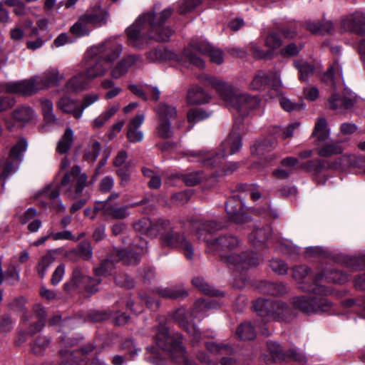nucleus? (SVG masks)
Listing matches in <instances>:
<instances>
[{
  "instance_id": "nucleus-31",
  "label": "nucleus",
  "mask_w": 365,
  "mask_h": 365,
  "mask_svg": "<svg viewBox=\"0 0 365 365\" xmlns=\"http://www.w3.org/2000/svg\"><path fill=\"white\" fill-rule=\"evenodd\" d=\"M210 96L204 91V90L195 86L187 91V101L190 104H202L209 101Z\"/></svg>"
},
{
  "instance_id": "nucleus-4",
  "label": "nucleus",
  "mask_w": 365,
  "mask_h": 365,
  "mask_svg": "<svg viewBox=\"0 0 365 365\" xmlns=\"http://www.w3.org/2000/svg\"><path fill=\"white\" fill-rule=\"evenodd\" d=\"M199 78L207 86L215 88L220 98L242 117L257 107L259 103L257 97L235 91L230 85L215 77L202 74Z\"/></svg>"
},
{
  "instance_id": "nucleus-1",
  "label": "nucleus",
  "mask_w": 365,
  "mask_h": 365,
  "mask_svg": "<svg viewBox=\"0 0 365 365\" xmlns=\"http://www.w3.org/2000/svg\"><path fill=\"white\" fill-rule=\"evenodd\" d=\"M173 12V9L166 8L158 14L150 11L139 16L126 30L129 43L140 48L149 39L157 41H168L173 31L170 27H164L163 25Z\"/></svg>"
},
{
  "instance_id": "nucleus-29",
  "label": "nucleus",
  "mask_w": 365,
  "mask_h": 365,
  "mask_svg": "<svg viewBox=\"0 0 365 365\" xmlns=\"http://www.w3.org/2000/svg\"><path fill=\"white\" fill-rule=\"evenodd\" d=\"M57 106L63 112L71 113L77 119L82 116V110H81L79 104L68 97L61 98L58 101Z\"/></svg>"
},
{
  "instance_id": "nucleus-41",
  "label": "nucleus",
  "mask_w": 365,
  "mask_h": 365,
  "mask_svg": "<svg viewBox=\"0 0 365 365\" xmlns=\"http://www.w3.org/2000/svg\"><path fill=\"white\" fill-rule=\"evenodd\" d=\"M73 142V132L71 128H67L57 145L56 150L61 154L66 153L71 147Z\"/></svg>"
},
{
  "instance_id": "nucleus-6",
  "label": "nucleus",
  "mask_w": 365,
  "mask_h": 365,
  "mask_svg": "<svg viewBox=\"0 0 365 365\" xmlns=\"http://www.w3.org/2000/svg\"><path fill=\"white\" fill-rule=\"evenodd\" d=\"M240 122L235 121L232 129L221 145L220 153H203L201 151L189 150L187 153L190 161L201 162L205 166L215 168L222 163V159L228 155H233L242 146L240 135Z\"/></svg>"
},
{
  "instance_id": "nucleus-3",
  "label": "nucleus",
  "mask_w": 365,
  "mask_h": 365,
  "mask_svg": "<svg viewBox=\"0 0 365 365\" xmlns=\"http://www.w3.org/2000/svg\"><path fill=\"white\" fill-rule=\"evenodd\" d=\"M206 240L205 237H203ZM210 249L219 252L222 260L237 269H247L259 264L260 259L252 252L237 255L234 251L242 245V241L233 235H221L214 240H207Z\"/></svg>"
},
{
  "instance_id": "nucleus-10",
  "label": "nucleus",
  "mask_w": 365,
  "mask_h": 365,
  "mask_svg": "<svg viewBox=\"0 0 365 365\" xmlns=\"http://www.w3.org/2000/svg\"><path fill=\"white\" fill-rule=\"evenodd\" d=\"M253 308L266 321L286 320L292 315L291 308L279 300L257 299L253 302Z\"/></svg>"
},
{
  "instance_id": "nucleus-58",
  "label": "nucleus",
  "mask_w": 365,
  "mask_h": 365,
  "mask_svg": "<svg viewBox=\"0 0 365 365\" xmlns=\"http://www.w3.org/2000/svg\"><path fill=\"white\" fill-rule=\"evenodd\" d=\"M173 228L170 221L167 219L159 218L153 222V230L158 232L160 236L165 232H170Z\"/></svg>"
},
{
  "instance_id": "nucleus-50",
  "label": "nucleus",
  "mask_w": 365,
  "mask_h": 365,
  "mask_svg": "<svg viewBox=\"0 0 365 365\" xmlns=\"http://www.w3.org/2000/svg\"><path fill=\"white\" fill-rule=\"evenodd\" d=\"M294 64L299 71L301 81H307L308 78L314 73V66L304 61L297 60L294 61Z\"/></svg>"
},
{
  "instance_id": "nucleus-28",
  "label": "nucleus",
  "mask_w": 365,
  "mask_h": 365,
  "mask_svg": "<svg viewBox=\"0 0 365 365\" xmlns=\"http://www.w3.org/2000/svg\"><path fill=\"white\" fill-rule=\"evenodd\" d=\"M91 81L86 72H81L71 78L66 83V87L69 92L84 90L88 88Z\"/></svg>"
},
{
  "instance_id": "nucleus-37",
  "label": "nucleus",
  "mask_w": 365,
  "mask_h": 365,
  "mask_svg": "<svg viewBox=\"0 0 365 365\" xmlns=\"http://www.w3.org/2000/svg\"><path fill=\"white\" fill-rule=\"evenodd\" d=\"M83 16L89 24L101 26L106 21L107 14L101 8H97L93 11L87 12Z\"/></svg>"
},
{
  "instance_id": "nucleus-14",
  "label": "nucleus",
  "mask_w": 365,
  "mask_h": 365,
  "mask_svg": "<svg viewBox=\"0 0 365 365\" xmlns=\"http://www.w3.org/2000/svg\"><path fill=\"white\" fill-rule=\"evenodd\" d=\"M267 348L269 356L267 361L281 363L288 359H292L299 363H305L306 357L294 349L285 350L279 343L273 341L267 342Z\"/></svg>"
},
{
  "instance_id": "nucleus-49",
  "label": "nucleus",
  "mask_w": 365,
  "mask_h": 365,
  "mask_svg": "<svg viewBox=\"0 0 365 365\" xmlns=\"http://www.w3.org/2000/svg\"><path fill=\"white\" fill-rule=\"evenodd\" d=\"M263 292L273 296L283 295L287 292L286 286L281 282H264Z\"/></svg>"
},
{
  "instance_id": "nucleus-11",
  "label": "nucleus",
  "mask_w": 365,
  "mask_h": 365,
  "mask_svg": "<svg viewBox=\"0 0 365 365\" xmlns=\"http://www.w3.org/2000/svg\"><path fill=\"white\" fill-rule=\"evenodd\" d=\"M346 274L334 269H325L314 275V284L304 286L302 288L308 292H313L319 295H327L331 292V289L326 286L325 283L342 284L347 281Z\"/></svg>"
},
{
  "instance_id": "nucleus-22",
  "label": "nucleus",
  "mask_w": 365,
  "mask_h": 365,
  "mask_svg": "<svg viewBox=\"0 0 365 365\" xmlns=\"http://www.w3.org/2000/svg\"><path fill=\"white\" fill-rule=\"evenodd\" d=\"M145 115L140 113L131 118L127 125V138L131 143H139L143 139V133L139 130L143 123Z\"/></svg>"
},
{
  "instance_id": "nucleus-45",
  "label": "nucleus",
  "mask_w": 365,
  "mask_h": 365,
  "mask_svg": "<svg viewBox=\"0 0 365 365\" xmlns=\"http://www.w3.org/2000/svg\"><path fill=\"white\" fill-rule=\"evenodd\" d=\"M236 334L241 340H252L256 336L255 330L249 322L240 324L237 329Z\"/></svg>"
},
{
  "instance_id": "nucleus-19",
  "label": "nucleus",
  "mask_w": 365,
  "mask_h": 365,
  "mask_svg": "<svg viewBox=\"0 0 365 365\" xmlns=\"http://www.w3.org/2000/svg\"><path fill=\"white\" fill-rule=\"evenodd\" d=\"M244 204L239 195L230 197L225 205V211L230 221L237 224L248 222L250 216L243 210Z\"/></svg>"
},
{
  "instance_id": "nucleus-35",
  "label": "nucleus",
  "mask_w": 365,
  "mask_h": 365,
  "mask_svg": "<svg viewBox=\"0 0 365 365\" xmlns=\"http://www.w3.org/2000/svg\"><path fill=\"white\" fill-rule=\"evenodd\" d=\"M175 56L170 50L155 48L148 52L147 59L150 62L163 61L173 59Z\"/></svg>"
},
{
  "instance_id": "nucleus-8",
  "label": "nucleus",
  "mask_w": 365,
  "mask_h": 365,
  "mask_svg": "<svg viewBox=\"0 0 365 365\" xmlns=\"http://www.w3.org/2000/svg\"><path fill=\"white\" fill-rule=\"evenodd\" d=\"M147 242L139 239V243L133 246V251L117 250L116 256L110 255L103 260L99 267L94 268V273L96 276H106L110 274L116 262L122 259L128 264H135L139 262L140 255L146 251Z\"/></svg>"
},
{
  "instance_id": "nucleus-26",
  "label": "nucleus",
  "mask_w": 365,
  "mask_h": 365,
  "mask_svg": "<svg viewBox=\"0 0 365 365\" xmlns=\"http://www.w3.org/2000/svg\"><path fill=\"white\" fill-rule=\"evenodd\" d=\"M66 255L73 261H76L78 258L89 261L93 258V249L89 242L83 241L76 249L71 250Z\"/></svg>"
},
{
  "instance_id": "nucleus-39",
  "label": "nucleus",
  "mask_w": 365,
  "mask_h": 365,
  "mask_svg": "<svg viewBox=\"0 0 365 365\" xmlns=\"http://www.w3.org/2000/svg\"><path fill=\"white\" fill-rule=\"evenodd\" d=\"M206 349L214 355L231 354L233 351L232 347L225 343H215L213 341H205Z\"/></svg>"
},
{
  "instance_id": "nucleus-52",
  "label": "nucleus",
  "mask_w": 365,
  "mask_h": 365,
  "mask_svg": "<svg viewBox=\"0 0 365 365\" xmlns=\"http://www.w3.org/2000/svg\"><path fill=\"white\" fill-rule=\"evenodd\" d=\"M344 148L338 143H327L319 149L318 154L322 157L328 158L333 155L341 154Z\"/></svg>"
},
{
  "instance_id": "nucleus-33",
  "label": "nucleus",
  "mask_w": 365,
  "mask_h": 365,
  "mask_svg": "<svg viewBox=\"0 0 365 365\" xmlns=\"http://www.w3.org/2000/svg\"><path fill=\"white\" fill-rule=\"evenodd\" d=\"M101 150V145L100 142L96 139L91 138L85 149L83 159L88 163H93L97 160Z\"/></svg>"
},
{
  "instance_id": "nucleus-38",
  "label": "nucleus",
  "mask_w": 365,
  "mask_h": 365,
  "mask_svg": "<svg viewBox=\"0 0 365 365\" xmlns=\"http://www.w3.org/2000/svg\"><path fill=\"white\" fill-rule=\"evenodd\" d=\"M55 259L56 252L54 250H48L47 252L41 257L36 268L37 272L41 278L44 277L47 268L51 265Z\"/></svg>"
},
{
  "instance_id": "nucleus-24",
  "label": "nucleus",
  "mask_w": 365,
  "mask_h": 365,
  "mask_svg": "<svg viewBox=\"0 0 365 365\" xmlns=\"http://www.w3.org/2000/svg\"><path fill=\"white\" fill-rule=\"evenodd\" d=\"M292 277L299 284V288L305 292L302 287L314 284V276L312 277L311 269L306 265L295 266L292 268Z\"/></svg>"
},
{
  "instance_id": "nucleus-17",
  "label": "nucleus",
  "mask_w": 365,
  "mask_h": 365,
  "mask_svg": "<svg viewBox=\"0 0 365 365\" xmlns=\"http://www.w3.org/2000/svg\"><path fill=\"white\" fill-rule=\"evenodd\" d=\"M342 26L344 30L360 34H365V13L356 11L350 17L342 21ZM359 49L361 61L365 66V38L360 41Z\"/></svg>"
},
{
  "instance_id": "nucleus-54",
  "label": "nucleus",
  "mask_w": 365,
  "mask_h": 365,
  "mask_svg": "<svg viewBox=\"0 0 365 365\" xmlns=\"http://www.w3.org/2000/svg\"><path fill=\"white\" fill-rule=\"evenodd\" d=\"M276 143L269 139L257 141L252 148V152L257 155H264L275 148Z\"/></svg>"
},
{
  "instance_id": "nucleus-25",
  "label": "nucleus",
  "mask_w": 365,
  "mask_h": 365,
  "mask_svg": "<svg viewBox=\"0 0 365 365\" xmlns=\"http://www.w3.org/2000/svg\"><path fill=\"white\" fill-rule=\"evenodd\" d=\"M91 277L80 267H75L73 269L71 279L63 284L64 290L70 292L73 288H83L86 282L91 281Z\"/></svg>"
},
{
  "instance_id": "nucleus-36",
  "label": "nucleus",
  "mask_w": 365,
  "mask_h": 365,
  "mask_svg": "<svg viewBox=\"0 0 365 365\" xmlns=\"http://www.w3.org/2000/svg\"><path fill=\"white\" fill-rule=\"evenodd\" d=\"M271 232V228L268 225L263 228L256 229L250 234V240L255 247H259L267 240Z\"/></svg>"
},
{
  "instance_id": "nucleus-42",
  "label": "nucleus",
  "mask_w": 365,
  "mask_h": 365,
  "mask_svg": "<svg viewBox=\"0 0 365 365\" xmlns=\"http://www.w3.org/2000/svg\"><path fill=\"white\" fill-rule=\"evenodd\" d=\"M313 136H316L319 141H325L329 137V130L327 127V123L325 118H319L314 126L312 133Z\"/></svg>"
},
{
  "instance_id": "nucleus-62",
  "label": "nucleus",
  "mask_w": 365,
  "mask_h": 365,
  "mask_svg": "<svg viewBox=\"0 0 365 365\" xmlns=\"http://www.w3.org/2000/svg\"><path fill=\"white\" fill-rule=\"evenodd\" d=\"M138 62L142 63L143 59L140 56L138 55H128L124 58H123L119 63L123 65V68L125 69L126 72H128V69L133 66V65L138 63Z\"/></svg>"
},
{
  "instance_id": "nucleus-9",
  "label": "nucleus",
  "mask_w": 365,
  "mask_h": 365,
  "mask_svg": "<svg viewBox=\"0 0 365 365\" xmlns=\"http://www.w3.org/2000/svg\"><path fill=\"white\" fill-rule=\"evenodd\" d=\"M190 46L192 51L190 49H185L182 53V59L180 61H187L190 64L199 68H204L205 61L193 53V51H197L203 55L209 56L212 63L220 65L223 62L224 58L222 51L219 48L213 47L207 42L192 40L190 43Z\"/></svg>"
},
{
  "instance_id": "nucleus-64",
  "label": "nucleus",
  "mask_w": 365,
  "mask_h": 365,
  "mask_svg": "<svg viewBox=\"0 0 365 365\" xmlns=\"http://www.w3.org/2000/svg\"><path fill=\"white\" fill-rule=\"evenodd\" d=\"M299 160L292 156L284 158L280 161V165L292 172L293 170L300 169Z\"/></svg>"
},
{
  "instance_id": "nucleus-51",
  "label": "nucleus",
  "mask_w": 365,
  "mask_h": 365,
  "mask_svg": "<svg viewBox=\"0 0 365 365\" xmlns=\"http://www.w3.org/2000/svg\"><path fill=\"white\" fill-rule=\"evenodd\" d=\"M268 83V75L263 71H259L254 76L252 81L250 84V88L252 90H263Z\"/></svg>"
},
{
  "instance_id": "nucleus-2",
  "label": "nucleus",
  "mask_w": 365,
  "mask_h": 365,
  "mask_svg": "<svg viewBox=\"0 0 365 365\" xmlns=\"http://www.w3.org/2000/svg\"><path fill=\"white\" fill-rule=\"evenodd\" d=\"M153 339L155 345L146 348L145 359L154 365H164L158 349L167 352L170 357L181 365H197L186 354V349L182 344V335L178 332H170L165 325H159L154 329Z\"/></svg>"
},
{
  "instance_id": "nucleus-60",
  "label": "nucleus",
  "mask_w": 365,
  "mask_h": 365,
  "mask_svg": "<svg viewBox=\"0 0 365 365\" xmlns=\"http://www.w3.org/2000/svg\"><path fill=\"white\" fill-rule=\"evenodd\" d=\"M50 236H51V239L55 241L58 240H72L77 241L81 237L83 236V234H81V236L78 238H76L73 235L69 230H63L61 232H54L52 230H50Z\"/></svg>"
},
{
  "instance_id": "nucleus-34",
  "label": "nucleus",
  "mask_w": 365,
  "mask_h": 365,
  "mask_svg": "<svg viewBox=\"0 0 365 365\" xmlns=\"http://www.w3.org/2000/svg\"><path fill=\"white\" fill-rule=\"evenodd\" d=\"M160 297L165 299H180L185 298L187 296V292L181 287H165L158 289L155 291Z\"/></svg>"
},
{
  "instance_id": "nucleus-63",
  "label": "nucleus",
  "mask_w": 365,
  "mask_h": 365,
  "mask_svg": "<svg viewBox=\"0 0 365 365\" xmlns=\"http://www.w3.org/2000/svg\"><path fill=\"white\" fill-rule=\"evenodd\" d=\"M133 227L140 232H148L153 231V222L149 218L144 217L136 222L133 225Z\"/></svg>"
},
{
  "instance_id": "nucleus-27",
  "label": "nucleus",
  "mask_w": 365,
  "mask_h": 365,
  "mask_svg": "<svg viewBox=\"0 0 365 365\" xmlns=\"http://www.w3.org/2000/svg\"><path fill=\"white\" fill-rule=\"evenodd\" d=\"M191 225L195 230L196 235H197L199 239L202 237V232L204 231L208 233H213L222 228V224L215 220H208L205 222L192 220Z\"/></svg>"
},
{
  "instance_id": "nucleus-12",
  "label": "nucleus",
  "mask_w": 365,
  "mask_h": 365,
  "mask_svg": "<svg viewBox=\"0 0 365 365\" xmlns=\"http://www.w3.org/2000/svg\"><path fill=\"white\" fill-rule=\"evenodd\" d=\"M88 185V177L78 165H73L64 174L61 185L66 187V193L73 198L78 197Z\"/></svg>"
},
{
  "instance_id": "nucleus-61",
  "label": "nucleus",
  "mask_w": 365,
  "mask_h": 365,
  "mask_svg": "<svg viewBox=\"0 0 365 365\" xmlns=\"http://www.w3.org/2000/svg\"><path fill=\"white\" fill-rule=\"evenodd\" d=\"M115 173L120 178V185L124 186L128 184L130 178V163H125L124 166L117 168Z\"/></svg>"
},
{
  "instance_id": "nucleus-18",
  "label": "nucleus",
  "mask_w": 365,
  "mask_h": 365,
  "mask_svg": "<svg viewBox=\"0 0 365 365\" xmlns=\"http://www.w3.org/2000/svg\"><path fill=\"white\" fill-rule=\"evenodd\" d=\"M28 147L26 139L20 138L16 143L11 148L9 153V159L5 162L0 163V175L1 178L5 181L6 178L16 171V166L12 160L21 161V155L24 153Z\"/></svg>"
},
{
  "instance_id": "nucleus-15",
  "label": "nucleus",
  "mask_w": 365,
  "mask_h": 365,
  "mask_svg": "<svg viewBox=\"0 0 365 365\" xmlns=\"http://www.w3.org/2000/svg\"><path fill=\"white\" fill-rule=\"evenodd\" d=\"M292 304L295 309L307 314L327 312L331 307L330 302L323 297H297L292 299Z\"/></svg>"
},
{
  "instance_id": "nucleus-57",
  "label": "nucleus",
  "mask_w": 365,
  "mask_h": 365,
  "mask_svg": "<svg viewBox=\"0 0 365 365\" xmlns=\"http://www.w3.org/2000/svg\"><path fill=\"white\" fill-rule=\"evenodd\" d=\"M202 0H179L178 12L181 14H185L192 11L197 6H198Z\"/></svg>"
},
{
  "instance_id": "nucleus-46",
  "label": "nucleus",
  "mask_w": 365,
  "mask_h": 365,
  "mask_svg": "<svg viewBox=\"0 0 365 365\" xmlns=\"http://www.w3.org/2000/svg\"><path fill=\"white\" fill-rule=\"evenodd\" d=\"M155 135L163 139L171 138L173 135V130L170 121L158 119V123L155 128Z\"/></svg>"
},
{
  "instance_id": "nucleus-32",
  "label": "nucleus",
  "mask_w": 365,
  "mask_h": 365,
  "mask_svg": "<svg viewBox=\"0 0 365 365\" xmlns=\"http://www.w3.org/2000/svg\"><path fill=\"white\" fill-rule=\"evenodd\" d=\"M95 61L86 69V72L91 80L106 75L109 66L103 60L93 58Z\"/></svg>"
},
{
  "instance_id": "nucleus-20",
  "label": "nucleus",
  "mask_w": 365,
  "mask_h": 365,
  "mask_svg": "<svg viewBox=\"0 0 365 365\" xmlns=\"http://www.w3.org/2000/svg\"><path fill=\"white\" fill-rule=\"evenodd\" d=\"M142 204V201L130 205L117 207L111 205L108 201L98 202L95 204L96 210H102V214L107 217L113 220H123L129 216V207H133Z\"/></svg>"
},
{
  "instance_id": "nucleus-40",
  "label": "nucleus",
  "mask_w": 365,
  "mask_h": 365,
  "mask_svg": "<svg viewBox=\"0 0 365 365\" xmlns=\"http://www.w3.org/2000/svg\"><path fill=\"white\" fill-rule=\"evenodd\" d=\"M158 119H163L171 121L177 117V110L175 107L166 104L160 103L156 108Z\"/></svg>"
},
{
  "instance_id": "nucleus-55",
  "label": "nucleus",
  "mask_w": 365,
  "mask_h": 365,
  "mask_svg": "<svg viewBox=\"0 0 365 365\" xmlns=\"http://www.w3.org/2000/svg\"><path fill=\"white\" fill-rule=\"evenodd\" d=\"M343 304L346 307H358L361 316L365 319V296L345 299Z\"/></svg>"
},
{
  "instance_id": "nucleus-16",
  "label": "nucleus",
  "mask_w": 365,
  "mask_h": 365,
  "mask_svg": "<svg viewBox=\"0 0 365 365\" xmlns=\"http://www.w3.org/2000/svg\"><path fill=\"white\" fill-rule=\"evenodd\" d=\"M160 240L163 247L180 248L183 250L184 255L187 259L193 258L194 250L192 245L182 233L176 232L173 228L170 232L163 234Z\"/></svg>"
},
{
  "instance_id": "nucleus-59",
  "label": "nucleus",
  "mask_w": 365,
  "mask_h": 365,
  "mask_svg": "<svg viewBox=\"0 0 365 365\" xmlns=\"http://www.w3.org/2000/svg\"><path fill=\"white\" fill-rule=\"evenodd\" d=\"M210 115V113L201 108L192 109L187 113V120L189 123H196L207 118Z\"/></svg>"
},
{
  "instance_id": "nucleus-7",
  "label": "nucleus",
  "mask_w": 365,
  "mask_h": 365,
  "mask_svg": "<svg viewBox=\"0 0 365 365\" xmlns=\"http://www.w3.org/2000/svg\"><path fill=\"white\" fill-rule=\"evenodd\" d=\"M215 307L214 301L198 300L191 312H187L185 308L177 309L172 315V318L180 327L183 328L191 338L192 345L195 350L201 342V333L197 329L195 324L190 322L188 319H197L201 321L207 316V311Z\"/></svg>"
},
{
  "instance_id": "nucleus-13",
  "label": "nucleus",
  "mask_w": 365,
  "mask_h": 365,
  "mask_svg": "<svg viewBox=\"0 0 365 365\" xmlns=\"http://www.w3.org/2000/svg\"><path fill=\"white\" fill-rule=\"evenodd\" d=\"M123 46L115 40L109 39L98 45L91 47L86 52L91 58L103 60L104 63L110 64L121 55Z\"/></svg>"
},
{
  "instance_id": "nucleus-5",
  "label": "nucleus",
  "mask_w": 365,
  "mask_h": 365,
  "mask_svg": "<svg viewBox=\"0 0 365 365\" xmlns=\"http://www.w3.org/2000/svg\"><path fill=\"white\" fill-rule=\"evenodd\" d=\"M63 79L64 76L60 73L57 68H50L39 76L6 83L3 85V90L8 93L29 96L41 90L57 86Z\"/></svg>"
},
{
  "instance_id": "nucleus-53",
  "label": "nucleus",
  "mask_w": 365,
  "mask_h": 365,
  "mask_svg": "<svg viewBox=\"0 0 365 365\" xmlns=\"http://www.w3.org/2000/svg\"><path fill=\"white\" fill-rule=\"evenodd\" d=\"M49 344V339L39 336L31 344V352L35 355L40 356L43 354Z\"/></svg>"
},
{
  "instance_id": "nucleus-44",
  "label": "nucleus",
  "mask_w": 365,
  "mask_h": 365,
  "mask_svg": "<svg viewBox=\"0 0 365 365\" xmlns=\"http://www.w3.org/2000/svg\"><path fill=\"white\" fill-rule=\"evenodd\" d=\"M119 105H114L108 108L101 115L96 118L93 121L94 128H101L105 123L119 110Z\"/></svg>"
},
{
  "instance_id": "nucleus-47",
  "label": "nucleus",
  "mask_w": 365,
  "mask_h": 365,
  "mask_svg": "<svg viewBox=\"0 0 365 365\" xmlns=\"http://www.w3.org/2000/svg\"><path fill=\"white\" fill-rule=\"evenodd\" d=\"M299 168L301 170L305 172L318 174L323 170H325L324 160H322L320 159H313L301 163Z\"/></svg>"
},
{
  "instance_id": "nucleus-56",
  "label": "nucleus",
  "mask_w": 365,
  "mask_h": 365,
  "mask_svg": "<svg viewBox=\"0 0 365 365\" xmlns=\"http://www.w3.org/2000/svg\"><path fill=\"white\" fill-rule=\"evenodd\" d=\"M41 110L45 120L47 123H53L56 120V118L53 113V103L48 99L41 101Z\"/></svg>"
},
{
  "instance_id": "nucleus-48",
  "label": "nucleus",
  "mask_w": 365,
  "mask_h": 365,
  "mask_svg": "<svg viewBox=\"0 0 365 365\" xmlns=\"http://www.w3.org/2000/svg\"><path fill=\"white\" fill-rule=\"evenodd\" d=\"M88 24H89L82 15L80 16L78 21L71 27L70 32L76 37H82L88 35L90 33V29L88 26Z\"/></svg>"
},
{
  "instance_id": "nucleus-21",
  "label": "nucleus",
  "mask_w": 365,
  "mask_h": 365,
  "mask_svg": "<svg viewBox=\"0 0 365 365\" xmlns=\"http://www.w3.org/2000/svg\"><path fill=\"white\" fill-rule=\"evenodd\" d=\"M59 195L60 192L57 187L48 185L39 192L36 197L43 207L50 204L57 212H63L66 211V206L60 200Z\"/></svg>"
},
{
  "instance_id": "nucleus-30",
  "label": "nucleus",
  "mask_w": 365,
  "mask_h": 365,
  "mask_svg": "<svg viewBox=\"0 0 365 365\" xmlns=\"http://www.w3.org/2000/svg\"><path fill=\"white\" fill-rule=\"evenodd\" d=\"M34 116V110L29 106L16 108L11 113L12 120L21 125L30 122Z\"/></svg>"
},
{
  "instance_id": "nucleus-23",
  "label": "nucleus",
  "mask_w": 365,
  "mask_h": 365,
  "mask_svg": "<svg viewBox=\"0 0 365 365\" xmlns=\"http://www.w3.org/2000/svg\"><path fill=\"white\" fill-rule=\"evenodd\" d=\"M355 98L349 95V96H341L338 93H334L329 98L328 104L329 108L341 113L345 110L351 109L354 107L355 103Z\"/></svg>"
},
{
  "instance_id": "nucleus-43",
  "label": "nucleus",
  "mask_w": 365,
  "mask_h": 365,
  "mask_svg": "<svg viewBox=\"0 0 365 365\" xmlns=\"http://www.w3.org/2000/svg\"><path fill=\"white\" fill-rule=\"evenodd\" d=\"M192 284L197 288L200 291L207 295L210 296H222L223 294L220 291L215 289L212 286L208 284L202 278L195 277L192 279Z\"/></svg>"
}]
</instances>
